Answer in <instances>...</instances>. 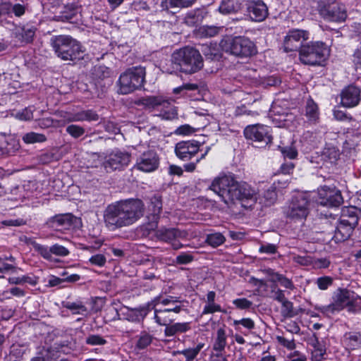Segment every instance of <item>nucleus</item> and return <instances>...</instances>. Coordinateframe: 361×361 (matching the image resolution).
Here are the masks:
<instances>
[{
    "mask_svg": "<svg viewBox=\"0 0 361 361\" xmlns=\"http://www.w3.org/2000/svg\"><path fill=\"white\" fill-rule=\"evenodd\" d=\"M209 189L218 195L227 205L240 202L245 208L251 207L257 200V190L244 181H237L233 176H224L215 178Z\"/></svg>",
    "mask_w": 361,
    "mask_h": 361,
    "instance_id": "obj_1",
    "label": "nucleus"
},
{
    "mask_svg": "<svg viewBox=\"0 0 361 361\" xmlns=\"http://www.w3.org/2000/svg\"><path fill=\"white\" fill-rule=\"evenodd\" d=\"M145 213V204L139 199H127L114 202L106 207L103 212L105 226L111 231L128 227L137 222Z\"/></svg>",
    "mask_w": 361,
    "mask_h": 361,
    "instance_id": "obj_2",
    "label": "nucleus"
},
{
    "mask_svg": "<svg viewBox=\"0 0 361 361\" xmlns=\"http://www.w3.org/2000/svg\"><path fill=\"white\" fill-rule=\"evenodd\" d=\"M172 71L186 74L195 73L203 67V59L200 51L190 47L176 50L171 58Z\"/></svg>",
    "mask_w": 361,
    "mask_h": 361,
    "instance_id": "obj_3",
    "label": "nucleus"
},
{
    "mask_svg": "<svg viewBox=\"0 0 361 361\" xmlns=\"http://www.w3.org/2000/svg\"><path fill=\"white\" fill-rule=\"evenodd\" d=\"M50 44L56 55L63 61H75L84 58L85 49L69 35L54 36Z\"/></svg>",
    "mask_w": 361,
    "mask_h": 361,
    "instance_id": "obj_4",
    "label": "nucleus"
},
{
    "mask_svg": "<svg viewBox=\"0 0 361 361\" xmlns=\"http://www.w3.org/2000/svg\"><path fill=\"white\" fill-rule=\"evenodd\" d=\"M358 224L357 211L355 207L343 210L341 220L336 222L331 230L326 232L336 243L343 242L350 238L354 228Z\"/></svg>",
    "mask_w": 361,
    "mask_h": 361,
    "instance_id": "obj_5",
    "label": "nucleus"
},
{
    "mask_svg": "<svg viewBox=\"0 0 361 361\" xmlns=\"http://www.w3.org/2000/svg\"><path fill=\"white\" fill-rule=\"evenodd\" d=\"M300 61L310 66H322L329 55L325 43L314 42L303 44L299 49Z\"/></svg>",
    "mask_w": 361,
    "mask_h": 361,
    "instance_id": "obj_6",
    "label": "nucleus"
},
{
    "mask_svg": "<svg viewBox=\"0 0 361 361\" xmlns=\"http://www.w3.org/2000/svg\"><path fill=\"white\" fill-rule=\"evenodd\" d=\"M220 46L225 52L240 58L250 57L257 53L255 44L243 36L224 39L220 42Z\"/></svg>",
    "mask_w": 361,
    "mask_h": 361,
    "instance_id": "obj_7",
    "label": "nucleus"
},
{
    "mask_svg": "<svg viewBox=\"0 0 361 361\" xmlns=\"http://www.w3.org/2000/svg\"><path fill=\"white\" fill-rule=\"evenodd\" d=\"M145 75V69L143 67L137 66L128 68L119 77L118 92L122 94H128L140 89L144 85Z\"/></svg>",
    "mask_w": 361,
    "mask_h": 361,
    "instance_id": "obj_8",
    "label": "nucleus"
},
{
    "mask_svg": "<svg viewBox=\"0 0 361 361\" xmlns=\"http://www.w3.org/2000/svg\"><path fill=\"white\" fill-rule=\"evenodd\" d=\"M310 199L307 193L294 195L289 204L284 209L286 217L293 219H305L309 213Z\"/></svg>",
    "mask_w": 361,
    "mask_h": 361,
    "instance_id": "obj_9",
    "label": "nucleus"
},
{
    "mask_svg": "<svg viewBox=\"0 0 361 361\" xmlns=\"http://www.w3.org/2000/svg\"><path fill=\"white\" fill-rule=\"evenodd\" d=\"M318 12L326 20L343 23L347 18V11L345 6L337 2H327L321 0L318 4Z\"/></svg>",
    "mask_w": 361,
    "mask_h": 361,
    "instance_id": "obj_10",
    "label": "nucleus"
},
{
    "mask_svg": "<svg viewBox=\"0 0 361 361\" xmlns=\"http://www.w3.org/2000/svg\"><path fill=\"white\" fill-rule=\"evenodd\" d=\"M247 140H251L256 147H263L271 143L272 136L267 126L261 124L247 126L244 130Z\"/></svg>",
    "mask_w": 361,
    "mask_h": 361,
    "instance_id": "obj_11",
    "label": "nucleus"
},
{
    "mask_svg": "<svg viewBox=\"0 0 361 361\" xmlns=\"http://www.w3.org/2000/svg\"><path fill=\"white\" fill-rule=\"evenodd\" d=\"M353 300V292L346 288L337 289L333 295V302L323 307L325 313L334 314L347 307L349 311L350 303Z\"/></svg>",
    "mask_w": 361,
    "mask_h": 361,
    "instance_id": "obj_12",
    "label": "nucleus"
},
{
    "mask_svg": "<svg viewBox=\"0 0 361 361\" xmlns=\"http://www.w3.org/2000/svg\"><path fill=\"white\" fill-rule=\"evenodd\" d=\"M317 202L325 207H338L343 202L341 192L335 187H322L318 191Z\"/></svg>",
    "mask_w": 361,
    "mask_h": 361,
    "instance_id": "obj_13",
    "label": "nucleus"
},
{
    "mask_svg": "<svg viewBox=\"0 0 361 361\" xmlns=\"http://www.w3.org/2000/svg\"><path fill=\"white\" fill-rule=\"evenodd\" d=\"M309 38V32L303 30H291L284 39L283 48L286 52L297 51L302 43Z\"/></svg>",
    "mask_w": 361,
    "mask_h": 361,
    "instance_id": "obj_14",
    "label": "nucleus"
},
{
    "mask_svg": "<svg viewBox=\"0 0 361 361\" xmlns=\"http://www.w3.org/2000/svg\"><path fill=\"white\" fill-rule=\"evenodd\" d=\"M154 310V319L155 322L160 326L166 327L171 324L176 318L183 309V305H176L173 307H164L158 309L156 305L152 307Z\"/></svg>",
    "mask_w": 361,
    "mask_h": 361,
    "instance_id": "obj_15",
    "label": "nucleus"
},
{
    "mask_svg": "<svg viewBox=\"0 0 361 361\" xmlns=\"http://www.w3.org/2000/svg\"><path fill=\"white\" fill-rule=\"evenodd\" d=\"M200 144L195 140L181 141L175 146L176 155L182 161L190 160L200 151Z\"/></svg>",
    "mask_w": 361,
    "mask_h": 361,
    "instance_id": "obj_16",
    "label": "nucleus"
},
{
    "mask_svg": "<svg viewBox=\"0 0 361 361\" xmlns=\"http://www.w3.org/2000/svg\"><path fill=\"white\" fill-rule=\"evenodd\" d=\"M61 121L64 123L80 121H96L99 120V115L93 110L89 109L75 113L60 111L57 114Z\"/></svg>",
    "mask_w": 361,
    "mask_h": 361,
    "instance_id": "obj_17",
    "label": "nucleus"
},
{
    "mask_svg": "<svg viewBox=\"0 0 361 361\" xmlns=\"http://www.w3.org/2000/svg\"><path fill=\"white\" fill-rule=\"evenodd\" d=\"M159 164V159L157 154L153 150H149L137 159L135 167L140 171L148 173L155 171Z\"/></svg>",
    "mask_w": 361,
    "mask_h": 361,
    "instance_id": "obj_18",
    "label": "nucleus"
},
{
    "mask_svg": "<svg viewBox=\"0 0 361 361\" xmlns=\"http://www.w3.org/2000/svg\"><path fill=\"white\" fill-rule=\"evenodd\" d=\"M130 161V154L121 150L113 151L105 161L106 169L121 170L127 166Z\"/></svg>",
    "mask_w": 361,
    "mask_h": 361,
    "instance_id": "obj_19",
    "label": "nucleus"
},
{
    "mask_svg": "<svg viewBox=\"0 0 361 361\" xmlns=\"http://www.w3.org/2000/svg\"><path fill=\"white\" fill-rule=\"evenodd\" d=\"M29 243L32 245L33 248L46 259H50L52 255L59 257H66L69 254V251L66 247L59 244H54L49 248L31 239L29 240Z\"/></svg>",
    "mask_w": 361,
    "mask_h": 361,
    "instance_id": "obj_20",
    "label": "nucleus"
},
{
    "mask_svg": "<svg viewBox=\"0 0 361 361\" xmlns=\"http://www.w3.org/2000/svg\"><path fill=\"white\" fill-rule=\"evenodd\" d=\"M341 104L345 107H354L360 100V90L354 85H349L341 93Z\"/></svg>",
    "mask_w": 361,
    "mask_h": 361,
    "instance_id": "obj_21",
    "label": "nucleus"
},
{
    "mask_svg": "<svg viewBox=\"0 0 361 361\" xmlns=\"http://www.w3.org/2000/svg\"><path fill=\"white\" fill-rule=\"evenodd\" d=\"M247 12L252 20L263 21L268 16V8L262 0L250 1L247 3Z\"/></svg>",
    "mask_w": 361,
    "mask_h": 361,
    "instance_id": "obj_22",
    "label": "nucleus"
},
{
    "mask_svg": "<svg viewBox=\"0 0 361 361\" xmlns=\"http://www.w3.org/2000/svg\"><path fill=\"white\" fill-rule=\"evenodd\" d=\"M187 235V232L184 231L166 228L158 229L155 233L157 239L164 242H171L178 238H185Z\"/></svg>",
    "mask_w": 361,
    "mask_h": 361,
    "instance_id": "obj_23",
    "label": "nucleus"
},
{
    "mask_svg": "<svg viewBox=\"0 0 361 361\" xmlns=\"http://www.w3.org/2000/svg\"><path fill=\"white\" fill-rule=\"evenodd\" d=\"M196 0H161L162 10L176 13L180 9L191 6Z\"/></svg>",
    "mask_w": 361,
    "mask_h": 361,
    "instance_id": "obj_24",
    "label": "nucleus"
},
{
    "mask_svg": "<svg viewBox=\"0 0 361 361\" xmlns=\"http://www.w3.org/2000/svg\"><path fill=\"white\" fill-rule=\"evenodd\" d=\"M36 30L37 28L35 26L26 25L16 27L14 35L20 42L27 44L32 42Z\"/></svg>",
    "mask_w": 361,
    "mask_h": 361,
    "instance_id": "obj_25",
    "label": "nucleus"
},
{
    "mask_svg": "<svg viewBox=\"0 0 361 361\" xmlns=\"http://www.w3.org/2000/svg\"><path fill=\"white\" fill-rule=\"evenodd\" d=\"M73 350V346L68 342L56 343L47 350L46 357L47 359L58 358L61 353L68 355Z\"/></svg>",
    "mask_w": 361,
    "mask_h": 361,
    "instance_id": "obj_26",
    "label": "nucleus"
},
{
    "mask_svg": "<svg viewBox=\"0 0 361 361\" xmlns=\"http://www.w3.org/2000/svg\"><path fill=\"white\" fill-rule=\"evenodd\" d=\"M135 104L138 106H142L146 109H153L159 106H163L166 107L169 105V102L163 99L160 97L156 96H148L139 99L135 102Z\"/></svg>",
    "mask_w": 361,
    "mask_h": 361,
    "instance_id": "obj_27",
    "label": "nucleus"
},
{
    "mask_svg": "<svg viewBox=\"0 0 361 361\" xmlns=\"http://www.w3.org/2000/svg\"><path fill=\"white\" fill-rule=\"evenodd\" d=\"M19 147L18 140L12 135L4 137L1 141L0 151L4 155H12L19 149Z\"/></svg>",
    "mask_w": 361,
    "mask_h": 361,
    "instance_id": "obj_28",
    "label": "nucleus"
},
{
    "mask_svg": "<svg viewBox=\"0 0 361 361\" xmlns=\"http://www.w3.org/2000/svg\"><path fill=\"white\" fill-rule=\"evenodd\" d=\"M242 4L243 0H222L219 11L224 15L235 13L241 10Z\"/></svg>",
    "mask_w": 361,
    "mask_h": 361,
    "instance_id": "obj_29",
    "label": "nucleus"
},
{
    "mask_svg": "<svg viewBox=\"0 0 361 361\" xmlns=\"http://www.w3.org/2000/svg\"><path fill=\"white\" fill-rule=\"evenodd\" d=\"M150 306L151 305L148 303L145 306L130 310L127 314L128 320L133 322H140L143 321L148 312L150 311Z\"/></svg>",
    "mask_w": 361,
    "mask_h": 361,
    "instance_id": "obj_30",
    "label": "nucleus"
},
{
    "mask_svg": "<svg viewBox=\"0 0 361 361\" xmlns=\"http://www.w3.org/2000/svg\"><path fill=\"white\" fill-rule=\"evenodd\" d=\"M190 329V322H177L167 326L164 329V334L166 336H173L177 334L185 333Z\"/></svg>",
    "mask_w": 361,
    "mask_h": 361,
    "instance_id": "obj_31",
    "label": "nucleus"
},
{
    "mask_svg": "<svg viewBox=\"0 0 361 361\" xmlns=\"http://www.w3.org/2000/svg\"><path fill=\"white\" fill-rule=\"evenodd\" d=\"M205 16L204 9L197 8L189 11L184 18V22L189 26L201 23Z\"/></svg>",
    "mask_w": 361,
    "mask_h": 361,
    "instance_id": "obj_32",
    "label": "nucleus"
},
{
    "mask_svg": "<svg viewBox=\"0 0 361 361\" xmlns=\"http://www.w3.org/2000/svg\"><path fill=\"white\" fill-rule=\"evenodd\" d=\"M344 342L351 350L357 349L361 347V333L348 332L344 335Z\"/></svg>",
    "mask_w": 361,
    "mask_h": 361,
    "instance_id": "obj_33",
    "label": "nucleus"
},
{
    "mask_svg": "<svg viewBox=\"0 0 361 361\" xmlns=\"http://www.w3.org/2000/svg\"><path fill=\"white\" fill-rule=\"evenodd\" d=\"M73 216L71 214H64L56 215L50 220L51 227L61 226L67 228L73 222Z\"/></svg>",
    "mask_w": 361,
    "mask_h": 361,
    "instance_id": "obj_34",
    "label": "nucleus"
},
{
    "mask_svg": "<svg viewBox=\"0 0 361 361\" xmlns=\"http://www.w3.org/2000/svg\"><path fill=\"white\" fill-rule=\"evenodd\" d=\"M8 13L13 14L16 17L20 18L23 16L28 8L27 4L16 3L5 4Z\"/></svg>",
    "mask_w": 361,
    "mask_h": 361,
    "instance_id": "obj_35",
    "label": "nucleus"
},
{
    "mask_svg": "<svg viewBox=\"0 0 361 361\" xmlns=\"http://www.w3.org/2000/svg\"><path fill=\"white\" fill-rule=\"evenodd\" d=\"M276 183H273L264 193L263 204L266 206L274 204L277 200Z\"/></svg>",
    "mask_w": 361,
    "mask_h": 361,
    "instance_id": "obj_36",
    "label": "nucleus"
},
{
    "mask_svg": "<svg viewBox=\"0 0 361 361\" xmlns=\"http://www.w3.org/2000/svg\"><path fill=\"white\" fill-rule=\"evenodd\" d=\"M226 334L224 329L219 328L216 331V338L213 345L215 351L222 352L226 345Z\"/></svg>",
    "mask_w": 361,
    "mask_h": 361,
    "instance_id": "obj_37",
    "label": "nucleus"
},
{
    "mask_svg": "<svg viewBox=\"0 0 361 361\" xmlns=\"http://www.w3.org/2000/svg\"><path fill=\"white\" fill-rule=\"evenodd\" d=\"M204 345V343H200L195 348H187L183 350H178L176 352H174L173 354L183 355L186 358V361H193L196 358L200 350L203 348Z\"/></svg>",
    "mask_w": 361,
    "mask_h": 361,
    "instance_id": "obj_38",
    "label": "nucleus"
},
{
    "mask_svg": "<svg viewBox=\"0 0 361 361\" xmlns=\"http://www.w3.org/2000/svg\"><path fill=\"white\" fill-rule=\"evenodd\" d=\"M305 115L309 121H316L319 118V110L317 104L312 99L307 101L305 106Z\"/></svg>",
    "mask_w": 361,
    "mask_h": 361,
    "instance_id": "obj_39",
    "label": "nucleus"
},
{
    "mask_svg": "<svg viewBox=\"0 0 361 361\" xmlns=\"http://www.w3.org/2000/svg\"><path fill=\"white\" fill-rule=\"evenodd\" d=\"M149 210L152 211V217L153 216H159L162 210V199L159 194H154L150 198Z\"/></svg>",
    "mask_w": 361,
    "mask_h": 361,
    "instance_id": "obj_40",
    "label": "nucleus"
},
{
    "mask_svg": "<svg viewBox=\"0 0 361 361\" xmlns=\"http://www.w3.org/2000/svg\"><path fill=\"white\" fill-rule=\"evenodd\" d=\"M63 306L71 310L73 314H83L87 312V307L80 301L71 302L66 301L63 302Z\"/></svg>",
    "mask_w": 361,
    "mask_h": 361,
    "instance_id": "obj_41",
    "label": "nucleus"
},
{
    "mask_svg": "<svg viewBox=\"0 0 361 361\" xmlns=\"http://www.w3.org/2000/svg\"><path fill=\"white\" fill-rule=\"evenodd\" d=\"M153 338V336L149 333L145 331H142L138 336V339L136 343V348L140 350L146 348L152 343Z\"/></svg>",
    "mask_w": 361,
    "mask_h": 361,
    "instance_id": "obj_42",
    "label": "nucleus"
},
{
    "mask_svg": "<svg viewBox=\"0 0 361 361\" xmlns=\"http://www.w3.org/2000/svg\"><path fill=\"white\" fill-rule=\"evenodd\" d=\"M61 159V154L56 150L44 152L39 156V161L42 164H47Z\"/></svg>",
    "mask_w": 361,
    "mask_h": 361,
    "instance_id": "obj_43",
    "label": "nucleus"
},
{
    "mask_svg": "<svg viewBox=\"0 0 361 361\" xmlns=\"http://www.w3.org/2000/svg\"><path fill=\"white\" fill-rule=\"evenodd\" d=\"M46 136L43 134L30 132L26 133L23 137V140L27 144H33L36 142H43L46 141Z\"/></svg>",
    "mask_w": 361,
    "mask_h": 361,
    "instance_id": "obj_44",
    "label": "nucleus"
},
{
    "mask_svg": "<svg viewBox=\"0 0 361 361\" xmlns=\"http://www.w3.org/2000/svg\"><path fill=\"white\" fill-rule=\"evenodd\" d=\"M226 238L221 233H214L207 235L206 242L211 246L216 247L222 245Z\"/></svg>",
    "mask_w": 361,
    "mask_h": 361,
    "instance_id": "obj_45",
    "label": "nucleus"
},
{
    "mask_svg": "<svg viewBox=\"0 0 361 361\" xmlns=\"http://www.w3.org/2000/svg\"><path fill=\"white\" fill-rule=\"evenodd\" d=\"M339 151L334 147H326L323 152V157L330 163H335L339 158Z\"/></svg>",
    "mask_w": 361,
    "mask_h": 361,
    "instance_id": "obj_46",
    "label": "nucleus"
},
{
    "mask_svg": "<svg viewBox=\"0 0 361 361\" xmlns=\"http://www.w3.org/2000/svg\"><path fill=\"white\" fill-rule=\"evenodd\" d=\"M153 302L154 303V305L161 304L166 306V307H173L176 305H181V302L179 301L177 298L173 296H168L163 299L157 298L154 300Z\"/></svg>",
    "mask_w": 361,
    "mask_h": 361,
    "instance_id": "obj_47",
    "label": "nucleus"
},
{
    "mask_svg": "<svg viewBox=\"0 0 361 361\" xmlns=\"http://www.w3.org/2000/svg\"><path fill=\"white\" fill-rule=\"evenodd\" d=\"M85 343L90 345H104L107 341L103 336L99 334H90L85 338Z\"/></svg>",
    "mask_w": 361,
    "mask_h": 361,
    "instance_id": "obj_48",
    "label": "nucleus"
},
{
    "mask_svg": "<svg viewBox=\"0 0 361 361\" xmlns=\"http://www.w3.org/2000/svg\"><path fill=\"white\" fill-rule=\"evenodd\" d=\"M159 219V216H153L149 223L142 226V235L147 236L152 231H154L157 228Z\"/></svg>",
    "mask_w": 361,
    "mask_h": 361,
    "instance_id": "obj_49",
    "label": "nucleus"
},
{
    "mask_svg": "<svg viewBox=\"0 0 361 361\" xmlns=\"http://www.w3.org/2000/svg\"><path fill=\"white\" fill-rule=\"evenodd\" d=\"M66 130L71 136H72L74 138L80 137V136L84 135L85 132L84 128L74 124H71L67 126Z\"/></svg>",
    "mask_w": 361,
    "mask_h": 361,
    "instance_id": "obj_50",
    "label": "nucleus"
},
{
    "mask_svg": "<svg viewBox=\"0 0 361 361\" xmlns=\"http://www.w3.org/2000/svg\"><path fill=\"white\" fill-rule=\"evenodd\" d=\"M24 355V350L21 346L12 345L9 358L11 361H20Z\"/></svg>",
    "mask_w": 361,
    "mask_h": 361,
    "instance_id": "obj_51",
    "label": "nucleus"
},
{
    "mask_svg": "<svg viewBox=\"0 0 361 361\" xmlns=\"http://www.w3.org/2000/svg\"><path fill=\"white\" fill-rule=\"evenodd\" d=\"M78 12V7L74 4H67L64 6L63 11H62V17L66 20L72 19Z\"/></svg>",
    "mask_w": 361,
    "mask_h": 361,
    "instance_id": "obj_52",
    "label": "nucleus"
},
{
    "mask_svg": "<svg viewBox=\"0 0 361 361\" xmlns=\"http://www.w3.org/2000/svg\"><path fill=\"white\" fill-rule=\"evenodd\" d=\"M198 90V85L194 83H185L181 86L173 89V93L176 94H181L185 95L188 91H195Z\"/></svg>",
    "mask_w": 361,
    "mask_h": 361,
    "instance_id": "obj_53",
    "label": "nucleus"
},
{
    "mask_svg": "<svg viewBox=\"0 0 361 361\" xmlns=\"http://www.w3.org/2000/svg\"><path fill=\"white\" fill-rule=\"evenodd\" d=\"M281 314L285 317H292L293 316V303L288 299L281 302Z\"/></svg>",
    "mask_w": 361,
    "mask_h": 361,
    "instance_id": "obj_54",
    "label": "nucleus"
},
{
    "mask_svg": "<svg viewBox=\"0 0 361 361\" xmlns=\"http://www.w3.org/2000/svg\"><path fill=\"white\" fill-rule=\"evenodd\" d=\"M195 132V130L194 128H192V126H190L188 124H185V125L180 126L178 128H177L175 130L174 133L176 135L185 136V135H192Z\"/></svg>",
    "mask_w": 361,
    "mask_h": 361,
    "instance_id": "obj_55",
    "label": "nucleus"
},
{
    "mask_svg": "<svg viewBox=\"0 0 361 361\" xmlns=\"http://www.w3.org/2000/svg\"><path fill=\"white\" fill-rule=\"evenodd\" d=\"M316 283L320 290H326L329 286L332 285L333 279L330 276H322L317 279Z\"/></svg>",
    "mask_w": 361,
    "mask_h": 361,
    "instance_id": "obj_56",
    "label": "nucleus"
},
{
    "mask_svg": "<svg viewBox=\"0 0 361 361\" xmlns=\"http://www.w3.org/2000/svg\"><path fill=\"white\" fill-rule=\"evenodd\" d=\"M281 152L283 154L285 158H289L290 159H295L298 155V152L295 147H281Z\"/></svg>",
    "mask_w": 361,
    "mask_h": 361,
    "instance_id": "obj_57",
    "label": "nucleus"
},
{
    "mask_svg": "<svg viewBox=\"0 0 361 361\" xmlns=\"http://www.w3.org/2000/svg\"><path fill=\"white\" fill-rule=\"evenodd\" d=\"M361 310V297L355 295L353 293V300L350 303L349 312L355 313Z\"/></svg>",
    "mask_w": 361,
    "mask_h": 361,
    "instance_id": "obj_58",
    "label": "nucleus"
},
{
    "mask_svg": "<svg viewBox=\"0 0 361 361\" xmlns=\"http://www.w3.org/2000/svg\"><path fill=\"white\" fill-rule=\"evenodd\" d=\"M106 259L104 255L102 254H97L92 256L90 258V262L95 266L102 267L105 264Z\"/></svg>",
    "mask_w": 361,
    "mask_h": 361,
    "instance_id": "obj_59",
    "label": "nucleus"
},
{
    "mask_svg": "<svg viewBox=\"0 0 361 361\" xmlns=\"http://www.w3.org/2000/svg\"><path fill=\"white\" fill-rule=\"evenodd\" d=\"M334 116L337 121H352L353 118L348 115L345 111L339 109L334 110Z\"/></svg>",
    "mask_w": 361,
    "mask_h": 361,
    "instance_id": "obj_60",
    "label": "nucleus"
},
{
    "mask_svg": "<svg viewBox=\"0 0 361 361\" xmlns=\"http://www.w3.org/2000/svg\"><path fill=\"white\" fill-rule=\"evenodd\" d=\"M293 260L294 262L302 266H308L312 263V259L310 256L295 255L293 257Z\"/></svg>",
    "mask_w": 361,
    "mask_h": 361,
    "instance_id": "obj_61",
    "label": "nucleus"
},
{
    "mask_svg": "<svg viewBox=\"0 0 361 361\" xmlns=\"http://www.w3.org/2000/svg\"><path fill=\"white\" fill-rule=\"evenodd\" d=\"M233 304L239 309H248L252 305V302L246 298H238L233 301Z\"/></svg>",
    "mask_w": 361,
    "mask_h": 361,
    "instance_id": "obj_62",
    "label": "nucleus"
},
{
    "mask_svg": "<svg viewBox=\"0 0 361 361\" xmlns=\"http://www.w3.org/2000/svg\"><path fill=\"white\" fill-rule=\"evenodd\" d=\"M193 257L187 253H182L178 255L176 258V263L179 264H186L192 262Z\"/></svg>",
    "mask_w": 361,
    "mask_h": 361,
    "instance_id": "obj_63",
    "label": "nucleus"
},
{
    "mask_svg": "<svg viewBox=\"0 0 361 361\" xmlns=\"http://www.w3.org/2000/svg\"><path fill=\"white\" fill-rule=\"evenodd\" d=\"M104 128L106 132L117 135L120 133V128L117 124L111 121H106L104 123Z\"/></svg>",
    "mask_w": 361,
    "mask_h": 361,
    "instance_id": "obj_64",
    "label": "nucleus"
}]
</instances>
